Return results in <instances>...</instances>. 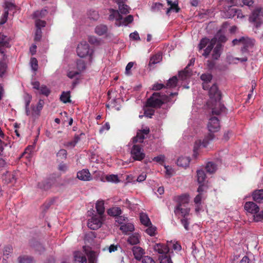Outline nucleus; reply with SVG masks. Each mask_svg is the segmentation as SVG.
Wrapping results in <instances>:
<instances>
[{
    "mask_svg": "<svg viewBox=\"0 0 263 263\" xmlns=\"http://www.w3.org/2000/svg\"><path fill=\"white\" fill-rule=\"evenodd\" d=\"M209 95L211 100H214L216 102V105L218 106V107H215L212 108V114L219 115L221 113L225 112L226 107L223 104L220 102L221 98V92L218 90V88L216 84H213L210 88Z\"/></svg>",
    "mask_w": 263,
    "mask_h": 263,
    "instance_id": "4",
    "label": "nucleus"
},
{
    "mask_svg": "<svg viewBox=\"0 0 263 263\" xmlns=\"http://www.w3.org/2000/svg\"><path fill=\"white\" fill-rule=\"evenodd\" d=\"M190 159L187 157H180L177 161V164L179 166L186 167L189 165Z\"/></svg>",
    "mask_w": 263,
    "mask_h": 263,
    "instance_id": "25",
    "label": "nucleus"
},
{
    "mask_svg": "<svg viewBox=\"0 0 263 263\" xmlns=\"http://www.w3.org/2000/svg\"><path fill=\"white\" fill-rule=\"evenodd\" d=\"M187 203H179L175 209V214H189L190 209L187 207Z\"/></svg>",
    "mask_w": 263,
    "mask_h": 263,
    "instance_id": "16",
    "label": "nucleus"
},
{
    "mask_svg": "<svg viewBox=\"0 0 263 263\" xmlns=\"http://www.w3.org/2000/svg\"><path fill=\"white\" fill-rule=\"evenodd\" d=\"M74 261L78 263H87V258L83 253L78 251L74 254Z\"/></svg>",
    "mask_w": 263,
    "mask_h": 263,
    "instance_id": "23",
    "label": "nucleus"
},
{
    "mask_svg": "<svg viewBox=\"0 0 263 263\" xmlns=\"http://www.w3.org/2000/svg\"><path fill=\"white\" fill-rule=\"evenodd\" d=\"M103 220V215H93L88 220V227L92 230L98 229L101 226Z\"/></svg>",
    "mask_w": 263,
    "mask_h": 263,
    "instance_id": "7",
    "label": "nucleus"
},
{
    "mask_svg": "<svg viewBox=\"0 0 263 263\" xmlns=\"http://www.w3.org/2000/svg\"><path fill=\"white\" fill-rule=\"evenodd\" d=\"M147 227V228L145 231V232L151 236H155L157 233V228L152 224Z\"/></svg>",
    "mask_w": 263,
    "mask_h": 263,
    "instance_id": "37",
    "label": "nucleus"
},
{
    "mask_svg": "<svg viewBox=\"0 0 263 263\" xmlns=\"http://www.w3.org/2000/svg\"><path fill=\"white\" fill-rule=\"evenodd\" d=\"M232 44L233 46L237 45H242L243 46L241 48V52L244 56L242 58H237L236 59L241 62L247 61L248 55L250 54V50L253 48L254 40L248 37L242 36L239 39H234Z\"/></svg>",
    "mask_w": 263,
    "mask_h": 263,
    "instance_id": "3",
    "label": "nucleus"
},
{
    "mask_svg": "<svg viewBox=\"0 0 263 263\" xmlns=\"http://www.w3.org/2000/svg\"><path fill=\"white\" fill-rule=\"evenodd\" d=\"M7 68V65L4 61L0 62V77H2L5 73Z\"/></svg>",
    "mask_w": 263,
    "mask_h": 263,
    "instance_id": "52",
    "label": "nucleus"
},
{
    "mask_svg": "<svg viewBox=\"0 0 263 263\" xmlns=\"http://www.w3.org/2000/svg\"><path fill=\"white\" fill-rule=\"evenodd\" d=\"M153 160L158 163L162 164L164 161V156L162 155H160L159 156H157L154 158Z\"/></svg>",
    "mask_w": 263,
    "mask_h": 263,
    "instance_id": "63",
    "label": "nucleus"
},
{
    "mask_svg": "<svg viewBox=\"0 0 263 263\" xmlns=\"http://www.w3.org/2000/svg\"><path fill=\"white\" fill-rule=\"evenodd\" d=\"M163 6V5L161 3H155L152 6V9L154 11H157L160 10L162 8Z\"/></svg>",
    "mask_w": 263,
    "mask_h": 263,
    "instance_id": "55",
    "label": "nucleus"
},
{
    "mask_svg": "<svg viewBox=\"0 0 263 263\" xmlns=\"http://www.w3.org/2000/svg\"><path fill=\"white\" fill-rule=\"evenodd\" d=\"M31 66L32 70L36 71L38 68V62L36 58H32L30 60Z\"/></svg>",
    "mask_w": 263,
    "mask_h": 263,
    "instance_id": "54",
    "label": "nucleus"
},
{
    "mask_svg": "<svg viewBox=\"0 0 263 263\" xmlns=\"http://www.w3.org/2000/svg\"><path fill=\"white\" fill-rule=\"evenodd\" d=\"M39 90L40 91V93L41 94L43 95L46 97L48 96L50 93V90L45 85H42Z\"/></svg>",
    "mask_w": 263,
    "mask_h": 263,
    "instance_id": "45",
    "label": "nucleus"
},
{
    "mask_svg": "<svg viewBox=\"0 0 263 263\" xmlns=\"http://www.w3.org/2000/svg\"><path fill=\"white\" fill-rule=\"evenodd\" d=\"M60 100L64 103H70V91H63L60 96Z\"/></svg>",
    "mask_w": 263,
    "mask_h": 263,
    "instance_id": "29",
    "label": "nucleus"
},
{
    "mask_svg": "<svg viewBox=\"0 0 263 263\" xmlns=\"http://www.w3.org/2000/svg\"><path fill=\"white\" fill-rule=\"evenodd\" d=\"M142 263H155V261L153 260V259L149 257L148 256H144L142 258Z\"/></svg>",
    "mask_w": 263,
    "mask_h": 263,
    "instance_id": "59",
    "label": "nucleus"
},
{
    "mask_svg": "<svg viewBox=\"0 0 263 263\" xmlns=\"http://www.w3.org/2000/svg\"><path fill=\"white\" fill-rule=\"evenodd\" d=\"M162 54L158 53L151 58L148 66L149 67H152L153 65L160 62L162 61Z\"/></svg>",
    "mask_w": 263,
    "mask_h": 263,
    "instance_id": "26",
    "label": "nucleus"
},
{
    "mask_svg": "<svg viewBox=\"0 0 263 263\" xmlns=\"http://www.w3.org/2000/svg\"><path fill=\"white\" fill-rule=\"evenodd\" d=\"M132 250L134 257L137 260H140L143 258L145 251L142 248L135 246L133 248Z\"/></svg>",
    "mask_w": 263,
    "mask_h": 263,
    "instance_id": "20",
    "label": "nucleus"
},
{
    "mask_svg": "<svg viewBox=\"0 0 263 263\" xmlns=\"http://www.w3.org/2000/svg\"><path fill=\"white\" fill-rule=\"evenodd\" d=\"M187 215H184V216L181 218V222L183 226L184 229L186 230H189V224L190 223L189 222V219H188L186 216Z\"/></svg>",
    "mask_w": 263,
    "mask_h": 263,
    "instance_id": "46",
    "label": "nucleus"
},
{
    "mask_svg": "<svg viewBox=\"0 0 263 263\" xmlns=\"http://www.w3.org/2000/svg\"><path fill=\"white\" fill-rule=\"evenodd\" d=\"M77 67L79 71L84 70L86 68L85 62L83 60H79L77 62Z\"/></svg>",
    "mask_w": 263,
    "mask_h": 263,
    "instance_id": "47",
    "label": "nucleus"
},
{
    "mask_svg": "<svg viewBox=\"0 0 263 263\" xmlns=\"http://www.w3.org/2000/svg\"><path fill=\"white\" fill-rule=\"evenodd\" d=\"M177 92L171 93L170 96H167L161 92H154L148 98L146 102V106L154 108H159L161 106L171 101V97L177 95Z\"/></svg>",
    "mask_w": 263,
    "mask_h": 263,
    "instance_id": "2",
    "label": "nucleus"
},
{
    "mask_svg": "<svg viewBox=\"0 0 263 263\" xmlns=\"http://www.w3.org/2000/svg\"><path fill=\"white\" fill-rule=\"evenodd\" d=\"M32 259L27 256H21L18 258L19 263H31Z\"/></svg>",
    "mask_w": 263,
    "mask_h": 263,
    "instance_id": "50",
    "label": "nucleus"
},
{
    "mask_svg": "<svg viewBox=\"0 0 263 263\" xmlns=\"http://www.w3.org/2000/svg\"><path fill=\"white\" fill-rule=\"evenodd\" d=\"M197 180L199 184L203 183L205 181L206 175L203 170L197 171Z\"/></svg>",
    "mask_w": 263,
    "mask_h": 263,
    "instance_id": "32",
    "label": "nucleus"
},
{
    "mask_svg": "<svg viewBox=\"0 0 263 263\" xmlns=\"http://www.w3.org/2000/svg\"><path fill=\"white\" fill-rule=\"evenodd\" d=\"M96 209L97 211V214H104L105 208L104 201H98L96 204Z\"/></svg>",
    "mask_w": 263,
    "mask_h": 263,
    "instance_id": "30",
    "label": "nucleus"
},
{
    "mask_svg": "<svg viewBox=\"0 0 263 263\" xmlns=\"http://www.w3.org/2000/svg\"><path fill=\"white\" fill-rule=\"evenodd\" d=\"M9 47V37L3 33H0V53L4 57L5 56L4 48Z\"/></svg>",
    "mask_w": 263,
    "mask_h": 263,
    "instance_id": "11",
    "label": "nucleus"
},
{
    "mask_svg": "<svg viewBox=\"0 0 263 263\" xmlns=\"http://www.w3.org/2000/svg\"><path fill=\"white\" fill-rule=\"evenodd\" d=\"M107 31V27L106 25H100L95 28V32L99 35H102Z\"/></svg>",
    "mask_w": 263,
    "mask_h": 263,
    "instance_id": "28",
    "label": "nucleus"
},
{
    "mask_svg": "<svg viewBox=\"0 0 263 263\" xmlns=\"http://www.w3.org/2000/svg\"><path fill=\"white\" fill-rule=\"evenodd\" d=\"M244 209L250 214H258L259 211V206L256 203L252 201L246 202L244 205Z\"/></svg>",
    "mask_w": 263,
    "mask_h": 263,
    "instance_id": "15",
    "label": "nucleus"
},
{
    "mask_svg": "<svg viewBox=\"0 0 263 263\" xmlns=\"http://www.w3.org/2000/svg\"><path fill=\"white\" fill-rule=\"evenodd\" d=\"M67 151L64 149H60L57 154V156L61 159H65L67 158Z\"/></svg>",
    "mask_w": 263,
    "mask_h": 263,
    "instance_id": "51",
    "label": "nucleus"
},
{
    "mask_svg": "<svg viewBox=\"0 0 263 263\" xmlns=\"http://www.w3.org/2000/svg\"><path fill=\"white\" fill-rule=\"evenodd\" d=\"M125 2H122L118 4L119 10L121 13L126 14L129 13V7L126 4Z\"/></svg>",
    "mask_w": 263,
    "mask_h": 263,
    "instance_id": "33",
    "label": "nucleus"
},
{
    "mask_svg": "<svg viewBox=\"0 0 263 263\" xmlns=\"http://www.w3.org/2000/svg\"><path fill=\"white\" fill-rule=\"evenodd\" d=\"M154 250L161 255L167 254L169 252L168 248L162 243L155 244L154 246Z\"/></svg>",
    "mask_w": 263,
    "mask_h": 263,
    "instance_id": "18",
    "label": "nucleus"
},
{
    "mask_svg": "<svg viewBox=\"0 0 263 263\" xmlns=\"http://www.w3.org/2000/svg\"><path fill=\"white\" fill-rule=\"evenodd\" d=\"M190 64L186 67V68L182 71H181L179 73V77L182 80L186 79V78L189 77L191 74V71L187 69L188 66Z\"/></svg>",
    "mask_w": 263,
    "mask_h": 263,
    "instance_id": "36",
    "label": "nucleus"
},
{
    "mask_svg": "<svg viewBox=\"0 0 263 263\" xmlns=\"http://www.w3.org/2000/svg\"><path fill=\"white\" fill-rule=\"evenodd\" d=\"M109 20H116V24L117 25L120 26L121 25V21L123 19L122 16L120 14L118 10H115L114 9H109Z\"/></svg>",
    "mask_w": 263,
    "mask_h": 263,
    "instance_id": "13",
    "label": "nucleus"
},
{
    "mask_svg": "<svg viewBox=\"0 0 263 263\" xmlns=\"http://www.w3.org/2000/svg\"><path fill=\"white\" fill-rule=\"evenodd\" d=\"M141 236L138 233H134L127 238V242L131 245H135L140 242Z\"/></svg>",
    "mask_w": 263,
    "mask_h": 263,
    "instance_id": "22",
    "label": "nucleus"
},
{
    "mask_svg": "<svg viewBox=\"0 0 263 263\" xmlns=\"http://www.w3.org/2000/svg\"><path fill=\"white\" fill-rule=\"evenodd\" d=\"M208 128L210 133L201 141L198 140L195 141L194 146V156L197 157V152L201 147H206L211 141H212L215 136L213 133L218 132L220 128L219 120L217 117H212L210 119L208 124Z\"/></svg>",
    "mask_w": 263,
    "mask_h": 263,
    "instance_id": "1",
    "label": "nucleus"
},
{
    "mask_svg": "<svg viewBox=\"0 0 263 263\" xmlns=\"http://www.w3.org/2000/svg\"><path fill=\"white\" fill-rule=\"evenodd\" d=\"M222 47L221 43H218L216 46L213 48V51L212 55L213 59L218 60L220 57Z\"/></svg>",
    "mask_w": 263,
    "mask_h": 263,
    "instance_id": "24",
    "label": "nucleus"
},
{
    "mask_svg": "<svg viewBox=\"0 0 263 263\" xmlns=\"http://www.w3.org/2000/svg\"><path fill=\"white\" fill-rule=\"evenodd\" d=\"M261 9L258 8L254 10L249 17V21L254 23L256 27H259L262 23V20L260 15Z\"/></svg>",
    "mask_w": 263,
    "mask_h": 263,
    "instance_id": "8",
    "label": "nucleus"
},
{
    "mask_svg": "<svg viewBox=\"0 0 263 263\" xmlns=\"http://www.w3.org/2000/svg\"><path fill=\"white\" fill-rule=\"evenodd\" d=\"M130 154L132 158L135 161H142L145 156L142 146L138 144H134L132 146Z\"/></svg>",
    "mask_w": 263,
    "mask_h": 263,
    "instance_id": "6",
    "label": "nucleus"
},
{
    "mask_svg": "<svg viewBox=\"0 0 263 263\" xmlns=\"http://www.w3.org/2000/svg\"><path fill=\"white\" fill-rule=\"evenodd\" d=\"M5 9L9 10L15 8V4L11 1H6L5 3Z\"/></svg>",
    "mask_w": 263,
    "mask_h": 263,
    "instance_id": "56",
    "label": "nucleus"
},
{
    "mask_svg": "<svg viewBox=\"0 0 263 263\" xmlns=\"http://www.w3.org/2000/svg\"><path fill=\"white\" fill-rule=\"evenodd\" d=\"M155 111L153 109H145L144 110V114L145 116L151 118L152 116L154 115Z\"/></svg>",
    "mask_w": 263,
    "mask_h": 263,
    "instance_id": "60",
    "label": "nucleus"
},
{
    "mask_svg": "<svg viewBox=\"0 0 263 263\" xmlns=\"http://www.w3.org/2000/svg\"><path fill=\"white\" fill-rule=\"evenodd\" d=\"M253 200L256 202L260 203L263 200V190L255 191L252 194Z\"/></svg>",
    "mask_w": 263,
    "mask_h": 263,
    "instance_id": "27",
    "label": "nucleus"
},
{
    "mask_svg": "<svg viewBox=\"0 0 263 263\" xmlns=\"http://www.w3.org/2000/svg\"><path fill=\"white\" fill-rule=\"evenodd\" d=\"M83 251L88 257L87 263H97V255L95 251L90 250L87 247H83Z\"/></svg>",
    "mask_w": 263,
    "mask_h": 263,
    "instance_id": "14",
    "label": "nucleus"
},
{
    "mask_svg": "<svg viewBox=\"0 0 263 263\" xmlns=\"http://www.w3.org/2000/svg\"><path fill=\"white\" fill-rule=\"evenodd\" d=\"M77 178L83 181L91 180V175L88 170H83L77 173Z\"/></svg>",
    "mask_w": 263,
    "mask_h": 263,
    "instance_id": "19",
    "label": "nucleus"
},
{
    "mask_svg": "<svg viewBox=\"0 0 263 263\" xmlns=\"http://www.w3.org/2000/svg\"><path fill=\"white\" fill-rule=\"evenodd\" d=\"M88 42L91 44L98 45L99 43V41L98 39L93 36H89Z\"/></svg>",
    "mask_w": 263,
    "mask_h": 263,
    "instance_id": "61",
    "label": "nucleus"
},
{
    "mask_svg": "<svg viewBox=\"0 0 263 263\" xmlns=\"http://www.w3.org/2000/svg\"><path fill=\"white\" fill-rule=\"evenodd\" d=\"M149 128L147 127L142 130H139L137 132L136 136L133 138V142L136 143L137 142L142 143L145 139V136L149 133Z\"/></svg>",
    "mask_w": 263,
    "mask_h": 263,
    "instance_id": "10",
    "label": "nucleus"
},
{
    "mask_svg": "<svg viewBox=\"0 0 263 263\" xmlns=\"http://www.w3.org/2000/svg\"><path fill=\"white\" fill-rule=\"evenodd\" d=\"M3 255L6 258H8V256L12 253V248L11 246H7L4 247L3 249Z\"/></svg>",
    "mask_w": 263,
    "mask_h": 263,
    "instance_id": "48",
    "label": "nucleus"
},
{
    "mask_svg": "<svg viewBox=\"0 0 263 263\" xmlns=\"http://www.w3.org/2000/svg\"><path fill=\"white\" fill-rule=\"evenodd\" d=\"M55 200V198H52L46 201L42 206L43 212H47V210L53 204Z\"/></svg>",
    "mask_w": 263,
    "mask_h": 263,
    "instance_id": "31",
    "label": "nucleus"
},
{
    "mask_svg": "<svg viewBox=\"0 0 263 263\" xmlns=\"http://www.w3.org/2000/svg\"><path fill=\"white\" fill-rule=\"evenodd\" d=\"M134 18L132 15H128L121 21V25H127L133 21Z\"/></svg>",
    "mask_w": 263,
    "mask_h": 263,
    "instance_id": "49",
    "label": "nucleus"
},
{
    "mask_svg": "<svg viewBox=\"0 0 263 263\" xmlns=\"http://www.w3.org/2000/svg\"><path fill=\"white\" fill-rule=\"evenodd\" d=\"M105 179L106 181H107L108 182H111L114 183H118L120 181L117 175L111 174L106 175L105 177Z\"/></svg>",
    "mask_w": 263,
    "mask_h": 263,
    "instance_id": "41",
    "label": "nucleus"
},
{
    "mask_svg": "<svg viewBox=\"0 0 263 263\" xmlns=\"http://www.w3.org/2000/svg\"><path fill=\"white\" fill-rule=\"evenodd\" d=\"M140 220L141 223L145 227L149 226L152 224L147 215H140Z\"/></svg>",
    "mask_w": 263,
    "mask_h": 263,
    "instance_id": "34",
    "label": "nucleus"
},
{
    "mask_svg": "<svg viewBox=\"0 0 263 263\" xmlns=\"http://www.w3.org/2000/svg\"><path fill=\"white\" fill-rule=\"evenodd\" d=\"M205 170L207 173L213 174L216 170V165L215 163L209 162L206 164Z\"/></svg>",
    "mask_w": 263,
    "mask_h": 263,
    "instance_id": "39",
    "label": "nucleus"
},
{
    "mask_svg": "<svg viewBox=\"0 0 263 263\" xmlns=\"http://www.w3.org/2000/svg\"><path fill=\"white\" fill-rule=\"evenodd\" d=\"M160 263H173L171 258L167 254L161 255L159 257Z\"/></svg>",
    "mask_w": 263,
    "mask_h": 263,
    "instance_id": "44",
    "label": "nucleus"
},
{
    "mask_svg": "<svg viewBox=\"0 0 263 263\" xmlns=\"http://www.w3.org/2000/svg\"><path fill=\"white\" fill-rule=\"evenodd\" d=\"M202 199V196L201 193H199L195 198L194 202L197 204L196 207L195 208V211L196 212H202L200 208V204Z\"/></svg>",
    "mask_w": 263,
    "mask_h": 263,
    "instance_id": "40",
    "label": "nucleus"
},
{
    "mask_svg": "<svg viewBox=\"0 0 263 263\" xmlns=\"http://www.w3.org/2000/svg\"><path fill=\"white\" fill-rule=\"evenodd\" d=\"M46 22L45 21H42L40 19H37L35 21V25L37 28H41L45 26Z\"/></svg>",
    "mask_w": 263,
    "mask_h": 263,
    "instance_id": "58",
    "label": "nucleus"
},
{
    "mask_svg": "<svg viewBox=\"0 0 263 263\" xmlns=\"http://www.w3.org/2000/svg\"><path fill=\"white\" fill-rule=\"evenodd\" d=\"M200 79L203 81L202 83V88L204 90H208L209 89V83L211 82L212 79V76L210 73H203Z\"/></svg>",
    "mask_w": 263,
    "mask_h": 263,
    "instance_id": "17",
    "label": "nucleus"
},
{
    "mask_svg": "<svg viewBox=\"0 0 263 263\" xmlns=\"http://www.w3.org/2000/svg\"><path fill=\"white\" fill-rule=\"evenodd\" d=\"M250 217L249 218L251 220L250 222L252 221L255 222H258L263 220V215H249Z\"/></svg>",
    "mask_w": 263,
    "mask_h": 263,
    "instance_id": "43",
    "label": "nucleus"
},
{
    "mask_svg": "<svg viewBox=\"0 0 263 263\" xmlns=\"http://www.w3.org/2000/svg\"><path fill=\"white\" fill-rule=\"evenodd\" d=\"M48 13V11L46 9H43L41 11H36L34 12L33 16L34 18H38L41 17L42 18L44 17Z\"/></svg>",
    "mask_w": 263,
    "mask_h": 263,
    "instance_id": "42",
    "label": "nucleus"
},
{
    "mask_svg": "<svg viewBox=\"0 0 263 263\" xmlns=\"http://www.w3.org/2000/svg\"><path fill=\"white\" fill-rule=\"evenodd\" d=\"M223 11L224 13V17L231 18L236 14L238 10L235 8L234 6L226 5L223 7Z\"/></svg>",
    "mask_w": 263,
    "mask_h": 263,
    "instance_id": "12",
    "label": "nucleus"
},
{
    "mask_svg": "<svg viewBox=\"0 0 263 263\" xmlns=\"http://www.w3.org/2000/svg\"><path fill=\"white\" fill-rule=\"evenodd\" d=\"M178 82V79L176 76H174L170 78L166 83V87L168 88H174L177 86Z\"/></svg>",
    "mask_w": 263,
    "mask_h": 263,
    "instance_id": "35",
    "label": "nucleus"
},
{
    "mask_svg": "<svg viewBox=\"0 0 263 263\" xmlns=\"http://www.w3.org/2000/svg\"><path fill=\"white\" fill-rule=\"evenodd\" d=\"M129 37L130 39L135 41L140 40L139 34L137 31H135L134 32L130 33L129 35Z\"/></svg>",
    "mask_w": 263,
    "mask_h": 263,
    "instance_id": "64",
    "label": "nucleus"
},
{
    "mask_svg": "<svg viewBox=\"0 0 263 263\" xmlns=\"http://www.w3.org/2000/svg\"><path fill=\"white\" fill-rule=\"evenodd\" d=\"M115 218V220L121 225L124 224L126 222L127 218L121 215H112Z\"/></svg>",
    "mask_w": 263,
    "mask_h": 263,
    "instance_id": "38",
    "label": "nucleus"
},
{
    "mask_svg": "<svg viewBox=\"0 0 263 263\" xmlns=\"http://www.w3.org/2000/svg\"><path fill=\"white\" fill-rule=\"evenodd\" d=\"M78 55L81 58H84L89 52V46L86 41H82L78 44L77 48Z\"/></svg>",
    "mask_w": 263,
    "mask_h": 263,
    "instance_id": "9",
    "label": "nucleus"
},
{
    "mask_svg": "<svg viewBox=\"0 0 263 263\" xmlns=\"http://www.w3.org/2000/svg\"><path fill=\"white\" fill-rule=\"evenodd\" d=\"M42 37V31L40 28H36L35 35L34 37L35 41H40Z\"/></svg>",
    "mask_w": 263,
    "mask_h": 263,
    "instance_id": "62",
    "label": "nucleus"
},
{
    "mask_svg": "<svg viewBox=\"0 0 263 263\" xmlns=\"http://www.w3.org/2000/svg\"><path fill=\"white\" fill-rule=\"evenodd\" d=\"M121 210L118 207H114L109 209L107 211V214H121Z\"/></svg>",
    "mask_w": 263,
    "mask_h": 263,
    "instance_id": "53",
    "label": "nucleus"
},
{
    "mask_svg": "<svg viewBox=\"0 0 263 263\" xmlns=\"http://www.w3.org/2000/svg\"><path fill=\"white\" fill-rule=\"evenodd\" d=\"M163 88H165V86L163 84L158 83H155L152 86V90L157 91L161 90Z\"/></svg>",
    "mask_w": 263,
    "mask_h": 263,
    "instance_id": "57",
    "label": "nucleus"
},
{
    "mask_svg": "<svg viewBox=\"0 0 263 263\" xmlns=\"http://www.w3.org/2000/svg\"><path fill=\"white\" fill-rule=\"evenodd\" d=\"M120 229L123 234L127 235L130 232H132L135 230V227L132 223L126 222L124 224L121 226Z\"/></svg>",
    "mask_w": 263,
    "mask_h": 263,
    "instance_id": "21",
    "label": "nucleus"
},
{
    "mask_svg": "<svg viewBox=\"0 0 263 263\" xmlns=\"http://www.w3.org/2000/svg\"><path fill=\"white\" fill-rule=\"evenodd\" d=\"M217 41V39L216 37H213L211 40L206 37H204L200 40L198 45L199 50H202L207 46L202 53L204 57H207L210 54L214 46L216 45Z\"/></svg>",
    "mask_w": 263,
    "mask_h": 263,
    "instance_id": "5",
    "label": "nucleus"
}]
</instances>
